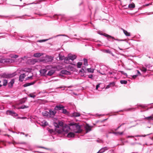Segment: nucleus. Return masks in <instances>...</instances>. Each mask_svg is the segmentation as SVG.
Returning a JSON list of instances; mask_svg holds the SVG:
<instances>
[{"label":"nucleus","mask_w":153,"mask_h":153,"mask_svg":"<svg viewBox=\"0 0 153 153\" xmlns=\"http://www.w3.org/2000/svg\"><path fill=\"white\" fill-rule=\"evenodd\" d=\"M109 69L106 66L102 65L100 66V70L97 71L101 75H106Z\"/></svg>","instance_id":"obj_3"},{"label":"nucleus","mask_w":153,"mask_h":153,"mask_svg":"<svg viewBox=\"0 0 153 153\" xmlns=\"http://www.w3.org/2000/svg\"><path fill=\"white\" fill-rule=\"evenodd\" d=\"M70 128L69 126L67 125H65V126H64L62 127V131L64 132L65 133H68L70 130Z\"/></svg>","instance_id":"obj_10"},{"label":"nucleus","mask_w":153,"mask_h":153,"mask_svg":"<svg viewBox=\"0 0 153 153\" xmlns=\"http://www.w3.org/2000/svg\"><path fill=\"white\" fill-rule=\"evenodd\" d=\"M70 125L72 126L73 131L76 133H79L82 132L81 126L76 123H71Z\"/></svg>","instance_id":"obj_2"},{"label":"nucleus","mask_w":153,"mask_h":153,"mask_svg":"<svg viewBox=\"0 0 153 153\" xmlns=\"http://www.w3.org/2000/svg\"><path fill=\"white\" fill-rule=\"evenodd\" d=\"M82 65V63L81 62H79L77 63V66L78 68H79L81 67Z\"/></svg>","instance_id":"obj_34"},{"label":"nucleus","mask_w":153,"mask_h":153,"mask_svg":"<svg viewBox=\"0 0 153 153\" xmlns=\"http://www.w3.org/2000/svg\"><path fill=\"white\" fill-rule=\"evenodd\" d=\"M8 112H9V114L14 117H16L18 116V114L15 113V112L13 111H8Z\"/></svg>","instance_id":"obj_18"},{"label":"nucleus","mask_w":153,"mask_h":153,"mask_svg":"<svg viewBox=\"0 0 153 153\" xmlns=\"http://www.w3.org/2000/svg\"><path fill=\"white\" fill-rule=\"evenodd\" d=\"M29 107V106H28L25 105H22L19 108V109H24L25 108H27Z\"/></svg>","instance_id":"obj_35"},{"label":"nucleus","mask_w":153,"mask_h":153,"mask_svg":"<svg viewBox=\"0 0 153 153\" xmlns=\"http://www.w3.org/2000/svg\"><path fill=\"white\" fill-rule=\"evenodd\" d=\"M83 61L84 62V65L85 66H87L88 65L87 59L86 58H84L83 59Z\"/></svg>","instance_id":"obj_28"},{"label":"nucleus","mask_w":153,"mask_h":153,"mask_svg":"<svg viewBox=\"0 0 153 153\" xmlns=\"http://www.w3.org/2000/svg\"><path fill=\"white\" fill-rule=\"evenodd\" d=\"M44 54V53H34L33 54V56L34 57L38 58L43 56Z\"/></svg>","instance_id":"obj_15"},{"label":"nucleus","mask_w":153,"mask_h":153,"mask_svg":"<svg viewBox=\"0 0 153 153\" xmlns=\"http://www.w3.org/2000/svg\"><path fill=\"white\" fill-rule=\"evenodd\" d=\"M43 114L45 116H47L48 117H49V112L45 111L43 113Z\"/></svg>","instance_id":"obj_31"},{"label":"nucleus","mask_w":153,"mask_h":153,"mask_svg":"<svg viewBox=\"0 0 153 153\" xmlns=\"http://www.w3.org/2000/svg\"><path fill=\"white\" fill-rule=\"evenodd\" d=\"M120 73L122 75H124L126 76H128L127 74L126 73H125L123 71H120Z\"/></svg>","instance_id":"obj_40"},{"label":"nucleus","mask_w":153,"mask_h":153,"mask_svg":"<svg viewBox=\"0 0 153 153\" xmlns=\"http://www.w3.org/2000/svg\"><path fill=\"white\" fill-rule=\"evenodd\" d=\"M44 79L45 82V83H47L53 80L52 79V78H50V77H44Z\"/></svg>","instance_id":"obj_17"},{"label":"nucleus","mask_w":153,"mask_h":153,"mask_svg":"<svg viewBox=\"0 0 153 153\" xmlns=\"http://www.w3.org/2000/svg\"><path fill=\"white\" fill-rule=\"evenodd\" d=\"M45 1V0H39V1H38L37 2V3H35V2H33L32 3H31V4H39L40 3V2H41V1Z\"/></svg>","instance_id":"obj_42"},{"label":"nucleus","mask_w":153,"mask_h":153,"mask_svg":"<svg viewBox=\"0 0 153 153\" xmlns=\"http://www.w3.org/2000/svg\"><path fill=\"white\" fill-rule=\"evenodd\" d=\"M30 62L33 64H34L37 62H41V58L40 59H30Z\"/></svg>","instance_id":"obj_13"},{"label":"nucleus","mask_w":153,"mask_h":153,"mask_svg":"<svg viewBox=\"0 0 153 153\" xmlns=\"http://www.w3.org/2000/svg\"><path fill=\"white\" fill-rule=\"evenodd\" d=\"M39 148L44 149H46L47 150H49V149H48V148H45V147H44L40 146V147H39Z\"/></svg>","instance_id":"obj_56"},{"label":"nucleus","mask_w":153,"mask_h":153,"mask_svg":"<svg viewBox=\"0 0 153 153\" xmlns=\"http://www.w3.org/2000/svg\"><path fill=\"white\" fill-rule=\"evenodd\" d=\"M112 133L114 134H115V135H117V132H113Z\"/></svg>","instance_id":"obj_61"},{"label":"nucleus","mask_w":153,"mask_h":153,"mask_svg":"<svg viewBox=\"0 0 153 153\" xmlns=\"http://www.w3.org/2000/svg\"><path fill=\"white\" fill-rule=\"evenodd\" d=\"M146 68H150L151 67H152V66L150 64H149L146 65Z\"/></svg>","instance_id":"obj_51"},{"label":"nucleus","mask_w":153,"mask_h":153,"mask_svg":"<svg viewBox=\"0 0 153 153\" xmlns=\"http://www.w3.org/2000/svg\"><path fill=\"white\" fill-rule=\"evenodd\" d=\"M134 136H128L127 137V138H130V137H133Z\"/></svg>","instance_id":"obj_62"},{"label":"nucleus","mask_w":153,"mask_h":153,"mask_svg":"<svg viewBox=\"0 0 153 153\" xmlns=\"http://www.w3.org/2000/svg\"><path fill=\"white\" fill-rule=\"evenodd\" d=\"M14 83V79H12L10 82L8 83V86L9 87L11 88L13 86V84Z\"/></svg>","instance_id":"obj_21"},{"label":"nucleus","mask_w":153,"mask_h":153,"mask_svg":"<svg viewBox=\"0 0 153 153\" xmlns=\"http://www.w3.org/2000/svg\"><path fill=\"white\" fill-rule=\"evenodd\" d=\"M51 39V38H50L49 39H44V40H39V42H46L48 40L50 39Z\"/></svg>","instance_id":"obj_45"},{"label":"nucleus","mask_w":153,"mask_h":153,"mask_svg":"<svg viewBox=\"0 0 153 153\" xmlns=\"http://www.w3.org/2000/svg\"><path fill=\"white\" fill-rule=\"evenodd\" d=\"M47 71L46 69H41L40 71V74L41 76H45L47 75Z\"/></svg>","instance_id":"obj_11"},{"label":"nucleus","mask_w":153,"mask_h":153,"mask_svg":"<svg viewBox=\"0 0 153 153\" xmlns=\"http://www.w3.org/2000/svg\"><path fill=\"white\" fill-rule=\"evenodd\" d=\"M67 137H72L74 136V134L73 132H70L67 134Z\"/></svg>","instance_id":"obj_27"},{"label":"nucleus","mask_w":153,"mask_h":153,"mask_svg":"<svg viewBox=\"0 0 153 153\" xmlns=\"http://www.w3.org/2000/svg\"><path fill=\"white\" fill-rule=\"evenodd\" d=\"M79 72H81L82 74H84L85 72L84 69L83 68H82L79 71Z\"/></svg>","instance_id":"obj_44"},{"label":"nucleus","mask_w":153,"mask_h":153,"mask_svg":"<svg viewBox=\"0 0 153 153\" xmlns=\"http://www.w3.org/2000/svg\"><path fill=\"white\" fill-rule=\"evenodd\" d=\"M109 149V148L105 147L102 148L97 153H102Z\"/></svg>","instance_id":"obj_14"},{"label":"nucleus","mask_w":153,"mask_h":153,"mask_svg":"<svg viewBox=\"0 0 153 153\" xmlns=\"http://www.w3.org/2000/svg\"><path fill=\"white\" fill-rule=\"evenodd\" d=\"M61 73L62 74L67 75H70L71 74V73L68 71H67L66 70H63L61 71Z\"/></svg>","instance_id":"obj_16"},{"label":"nucleus","mask_w":153,"mask_h":153,"mask_svg":"<svg viewBox=\"0 0 153 153\" xmlns=\"http://www.w3.org/2000/svg\"><path fill=\"white\" fill-rule=\"evenodd\" d=\"M72 87H73V85H70V86H68V88H71Z\"/></svg>","instance_id":"obj_64"},{"label":"nucleus","mask_w":153,"mask_h":153,"mask_svg":"<svg viewBox=\"0 0 153 153\" xmlns=\"http://www.w3.org/2000/svg\"><path fill=\"white\" fill-rule=\"evenodd\" d=\"M26 56H24V57H22L21 59L22 60H24L25 58H26Z\"/></svg>","instance_id":"obj_60"},{"label":"nucleus","mask_w":153,"mask_h":153,"mask_svg":"<svg viewBox=\"0 0 153 153\" xmlns=\"http://www.w3.org/2000/svg\"><path fill=\"white\" fill-rule=\"evenodd\" d=\"M62 113H63L65 114H66L67 113V110L66 109H65L64 108L63 109H62Z\"/></svg>","instance_id":"obj_46"},{"label":"nucleus","mask_w":153,"mask_h":153,"mask_svg":"<svg viewBox=\"0 0 153 153\" xmlns=\"http://www.w3.org/2000/svg\"><path fill=\"white\" fill-rule=\"evenodd\" d=\"M104 52L108 53H111V51L109 49L105 50Z\"/></svg>","instance_id":"obj_48"},{"label":"nucleus","mask_w":153,"mask_h":153,"mask_svg":"<svg viewBox=\"0 0 153 153\" xmlns=\"http://www.w3.org/2000/svg\"><path fill=\"white\" fill-rule=\"evenodd\" d=\"M100 84H99L96 85V89H98V88L100 87Z\"/></svg>","instance_id":"obj_53"},{"label":"nucleus","mask_w":153,"mask_h":153,"mask_svg":"<svg viewBox=\"0 0 153 153\" xmlns=\"http://www.w3.org/2000/svg\"><path fill=\"white\" fill-rule=\"evenodd\" d=\"M49 117H53L56 113V111L54 110H54L49 109Z\"/></svg>","instance_id":"obj_9"},{"label":"nucleus","mask_w":153,"mask_h":153,"mask_svg":"<svg viewBox=\"0 0 153 153\" xmlns=\"http://www.w3.org/2000/svg\"><path fill=\"white\" fill-rule=\"evenodd\" d=\"M42 126H45L48 125V123L45 120H44L43 121H42Z\"/></svg>","instance_id":"obj_32"},{"label":"nucleus","mask_w":153,"mask_h":153,"mask_svg":"<svg viewBox=\"0 0 153 153\" xmlns=\"http://www.w3.org/2000/svg\"><path fill=\"white\" fill-rule=\"evenodd\" d=\"M7 80H4L3 81V85L4 86L7 85Z\"/></svg>","instance_id":"obj_39"},{"label":"nucleus","mask_w":153,"mask_h":153,"mask_svg":"<svg viewBox=\"0 0 153 153\" xmlns=\"http://www.w3.org/2000/svg\"><path fill=\"white\" fill-rule=\"evenodd\" d=\"M59 36H66V37H67L69 38V37L68 36H67L66 35H65V34H61V35H57L56 36H55V37H56Z\"/></svg>","instance_id":"obj_49"},{"label":"nucleus","mask_w":153,"mask_h":153,"mask_svg":"<svg viewBox=\"0 0 153 153\" xmlns=\"http://www.w3.org/2000/svg\"><path fill=\"white\" fill-rule=\"evenodd\" d=\"M31 69L30 68H26L24 69H19L13 73L6 74L4 73L0 75V76H15L16 75L19 76H33L32 73L30 72Z\"/></svg>","instance_id":"obj_1"},{"label":"nucleus","mask_w":153,"mask_h":153,"mask_svg":"<svg viewBox=\"0 0 153 153\" xmlns=\"http://www.w3.org/2000/svg\"><path fill=\"white\" fill-rule=\"evenodd\" d=\"M36 82V81H35L32 82L25 83L24 85L23 86L24 87H26L33 85Z\"/></svg>","instance_id":"obj_20"},{"label":"nucleus","mask_w":153,"mask_h":153,"mask_svg":"<svg viewBox=\"0 0 153 153\" xmlns=\"http://www.w3.org/2000/svg\"><path fill=\"white\" fill-rule=\"evenodd\" d=\"M140 70L142 71L145 72L146 71V68L145 67H142L140 68Z\"/></svg>","instance_id":"obj_36"},{"label":"nucleus","mask_w":153,"mask_h":153,"mask_svg":"<svg viewBox=\"0 0 153 153\" xmlns=\"http://www.w3.org/2000/svg\"><path fill=\"white\" fill-rule=\"evenodd\" d=\"M139 106L140 107H144V105H139Z\"/></svg>","instance_id":"obj_63"},{"label":"nucleus","mask_w":153,"mask_h":153,"mask_svg":"<svg viewBox=\"0 0 153 153\" xmlns=\"http://www.w3.org/2000/svg\"><path fill=\"white\" fill-rule=\"evenodd\" d=\"M32 79V77H27V79H26L27 80V79Z\"/></svg>","instance_id":"obj_59"},{"label":"nucleus","mask_w":153,"mask_h":153,"mask_svg":"<svg viewBox=\"0 0 153 153\" xmlns=\"http://www.w3.org/2000/svg\"><path fill=\"white\" fill-rule=\"evenodd\" d=\"M120 82L122 84H126L127 83V82L126 80H121L120 81Z\"/></svg>","instance_id":"obj_37"},{"label":"nucleus","mask_w":153,"mask_h":153,"mask_svg":"<svg viewBox=\"0 0 153 153\" xmlns=\"http://www.w3.org/2000/svg\"><path fill=\"white\" fill-rule=\"evenodd\" d=\"M19 77V80H20L21 79H24V78H25V77Z\"/></svg>","instance_id":"obj_58"},{"label":"nucleus","mask_w":153,"mask_h":153,"mask_svg":"<svg viewBox=\"0 0 153 153\" xmlns=\"http://www.w3.org/2000/svg\"><path fill=\"white\" fill-rule=\"evenodd\" d=\"M53 59V57L49 56H46L41 58V61L44 63L51 62Z\"/></svg>","instance_id":"obj_4"},{"label":"nucleus","mask_w":153,"mask_h":153,"mask_svg":"<svg viewBox=\"0 0 153 153\" xmlns=\"http://www.w3.org/2000/svg\"><path fill=\"white\" fill-rule=\"evenodd\" d=\"M87 71L88 73H93L94 69L91 68H88L87 69Z\"/></svg>","instance_id":"obj_29"},{"label":"nucleus","mask_w":153,"mask_h":153,"mask_svg":"<svg viewBox=\"0 0 153 153\" xmlns=\"http://www.w3.org/2000/svg\"><path fill=\"white\" fill-rule=\"evenodd\" d=\"M59 125L61 127H63V123L62 121H59L58 123Z\"/></svg>","instance_id":"obj_41"},{"label":"nucleus","mask_w":153,"mask_h":153,"mask_svg":"<svg viewBox=\"0 0 153 153\" xmlns=\"http://www.w3.org/2000/svg\"><path fill=\"white\" fill-rule=\"evenodd\" d=\"M19 143L20 144H25V145L26 144V143H25V142H21V143Z\"/></svg>","instance_id":"obj_54"},{"label":"nucleus","mask_w":153,"mask_h":153,"mask_svg":"<svg viewBox=\"0 0 153 153\" xmlns=\"http://www.w3.org/2000/svg\"><path fill=\"white\" fill-rule=\"evenodd\" d=\"M85 128L87 131V132H89L91 130V128L88 126H86L85 127Z\"/></svg>","instance_id":"obj_33"},{"label":"nucleus","mask_w":153,"mask_h":153,"mask_svg":"<svg viewBox=\"0 0 153 153\" xmlns=\"http://www.w3.org/2000/svg\"><path fill=\"white\" fill-rule=\"evenodd\" d=\"M59 60H63L64 59H65V58L64 56H62L60 54H59Z\"/></svg>","instance_id":"obj_38"},{"label":"nucleus","mask_w":153,"mask_h":153,"mask_svg":"<svg viewBox=\"0 0 153 153\" xmlns=\"http://www.w3.org/2000/svg\"><path fill=\"white\" fill-rule=\"evenodd\" d=\"M80 116V114L78 112H74L72 114V116L74 117H79Z\"/></svg>","instance_id":"obj_26"},{"label":"nucleus","mask_w":153,"mask_h":153,"mask_svg":"<svg viewBox=\"0 0 153 153\" xmlns=\"http://www.w3.org/2000/svg\"><path fill=\"white\" fill-rule=\"evenodd\" d=\"M14 60L10 59H2L0 60V63H9L13 62Z\"/></svg>","instance_id":"obj_6"},{"label":"nucleus","mask_w":153,"mask_h":153,"mask_svg":"<svg viewBox=\"0 0 153 153\" xmlns=\"http://www.w3.org/2000/svg\"><path fill=\"white\" fill-rule=\"evenodd\" d=\"M144 119L149 121H150L151 120H153V114H152V115L150 116L145 117Z\"/></svg>","instance_id":"obj_24"},{"label":"nucleus","mask_w":153,"mask_h":153,"mask_svg":"<svg viewBox=\"0 0 153 153\" xmlns=\"http://www.w3.org/2000/svg\"><path fill=\"white\" fill-rule=\"evenodd\" d=\"M128 7L129 8H133L135 7V5L134 4H130L128 5Z\"/></svg>","instance_id":"obj_43"},{"label":"nucleus","mask_w":153,"mask_h":153,"mask_svg":"<svg viewBox=\"0 0 153 153\" xmlns=\"http://www.w3.org/2000/svg\"><path fill=\"white\" fill-rule=\"evenodd\" d=\"M117 74V72L116 70H111L109 69L108 72H107L106 75L107 76H115Z\"/></svg>","instance_id":"obj_7"},{"label":"nucleus","mask_w":153,"mask_h":153,"mask_svg":"<svg viewBox=\"0 0 153 153\" xmlns=\"http://www.w3.org/2000/svg\"><path fill=\"white\" fill-rule=\"evenodd\" d=\"M55 72V71L53 70H50L47 73V75L49 76H52L53 74Z\"/></svg>","instance_id":"obj_23"},{"label":"nucleus","mask_w":153,"mask_h":153,"mask_svg":"<svg viewBox=\"0 0 153 153\" xmlns=\"http://www.w3.org/2000/svg\"><path fill=\"white\" fill-rule=\"evenodd\" d=\"M76 58V56L75 55H73L71 54H68V57H65V60L68 61L70 60L73 61Z\"/></svg>","instance_id":"obj_8"},{"label":"nucleus","mask_w":153,"mask_h":153,"mask_svg":"<svg viewBox=\"0 0 153 153\" xmlns=\"http://www.w3.org/2000/svg\"><path fill=\"white\" fill-rule=\"evenodd\" d=\"M115 85V83L114 82H111L109 84L107 85L105 89H108L112 86H114Z\"/></svg>","instance_id":"obj_22"},{"label":"nucleus","mask_w":153,"mask_h":153,"mask_svg":"<svg viewBox=\"0 0 153 153\" xmlns=\"http://www.w3.org/2000/svg\"><path fill=\"white\" fill-rule=\"evenodd\" d=\"M121 29L123 31L125 35L127 36H131L130 33L128 32L126 30H125L123 28H121Z\"/></svg>","instance_id":"obj_19"},{"label":"nucleus","mask_w":153,"mask_h":153,"mask_svg":"<svg viewBox=\"0 0 153 153\" xmlns=\"http://www.w3.org/2000/svg\"><path fill=\"white\" fill-rule=\"evenodd\" d=\"M10 56L12 58H16L18 57L19 56L16 55L10 54Z\"/></svg>","instance_id":"obj_30"},{"label":"nucleus","mask_w":153,"mask_h":153,"mask_svg":"<svg viewBox=\"0 0 153 153\" xmlns=\"http://www.w3.org/2000/svg\"><path fill=\"white\" fill-rule=\"evenodd\" d=\"M135 72L136 74L135 75L131 76H140L141 75V74L138 70H136L135 71Z\"/></svg>","instance_id":"obj_25"},{"label":"nucleus","mask_w":153,"mask_h":153,"mask_svg":"<svg viewBox=\"0 0 153 153\" xmlns=\"http://www.w3.org/2000/svg\"><path fill=\"white\" fill-rule=\"evenodd\" d=\"M97 33L98 34H100V35L106 37H107L109 38H111L112 39H114L118 41H123V39H115L114 37L108 34H106L104 33H102L101 31H98L97 32Z\"/></svg>","instance_id":"obj_5"},{"label":"nucleus","mask_w":153,"mask_h":153,"mask_svg":"<svg viewBox=\"0 0 153 153\" xmlns=\"http://www.w3.org/2000/svg\"><path fill=\"white\" fill-rule=\"evenodd\" d=\"M0 16L2 18H3V17H4L5 18H7L8 16H2L1 15H0Z\"/></svg>","instance_id":"obj_57"},{"label":"nucleus","mask_w":153,"mask_h":153,"mask_svg":"<svg viewBox=\"0 0 153 153\" xmlns=\"http://www.w3.org/2000/svg\"><path fill=\"white\" fill-rule=\"evenodd\" d=\"M146 136V135H137V136H135V137H145Z\"/></svg>","instance_id":"obj_52"},{"label":"nucleus","mask_w":153,"mask_h":153,"mask_svg":"<svg viewBox=\"0 0 153 153\" xmlns=\"http://www.w3.org/2000/svg\"><path fill=\"white\" fill-rule=\"evenodd\" d=\"M54 125L55 126L56 128H59V124L56 123H54Z\"/></svg>","instance_id":"obj_47"},{"label":"nucleus","mask_w":153,"mask_h":153,"mask_svg":"<svg viewBox=\"0 0 153 153\" xmlns=\"http://www.w3.org/2000/svg\"><path fill=\"white\" fill-rule=\"evenodd\" d=\"M64 108V107L61 105H59L56 106L54 108V110L56 111H59Z\"/></svg>","instance_id":"obj_12"},{"label":"nucleus","mask_w":153,"mask_h":153,"mask_svg":"<svg viewBox=\"0 0 153 153\" xmlns=\"http://www.w3.org/2000/svg\"><path fill=\"white\" fill-rule=\"evenodd\" d=\"M29 96L31 98H34L36 97V95H33L32 94H30L29 95Z\"/></svg>","instance_id":"obj_50"},{"label":"nucleus","mask_w":153,"mask_h":153,"mask_svg":"<svg viewBox=\"0 0 153 153\" xmlns=\"http://www.w3.org/2000/svg\"><path fill=\"white\" fill-rule=\"evenodd\" d=\"M123 132H117V134H118L120 135H122L123 134Z\"/></svg>","instance_id":"obj_55"}]
</instances>
